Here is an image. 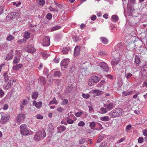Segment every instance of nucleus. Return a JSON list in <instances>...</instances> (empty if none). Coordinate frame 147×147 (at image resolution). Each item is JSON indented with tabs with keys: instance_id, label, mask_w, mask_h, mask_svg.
Segmentation results:
<instances>
[{
	"instance_id": "1",
	"label": "nucleus",
	"mask_w": 147,
	"mask_h": 147,
	"mask_svg": "<svg viewBox=\"0 0 147 147\" xmlns=\"http://www.w3.org/2000/svg\"><path fill=\"white\" fill-rule=\"evenodd\" d=\"M123 113V110L121 108H115L109 113V115L112 118L121 116Z\"/></svg>"
},
{
	"instance_id": "2",
	"label": "nucleus",
	"mask_w": 147,
	"mask_h": 147,
	"mask_svg": "<svg viewBox=\"0 0 147 147\" xmlns=\"http://www.w3.org/2000/svg\"><path fill=\"white\" fill-rule=\"evenodd\" d=\"M46 135V133L44 130H39L35 133L33 137V140L36 141L38 142L40 140L43 139Z\"/></svg>"
},
{
	"instance_id": "3",
	"label": "nucleus",
	"mask_w": 147,
	"mask_h": 147,
	"mask_svg": "<svg viewBox=\"0 0 147 147\" xmlns=\"http://www.w3.org/2000/svg\"><path fill=\"white\" fill-rule=\"evenodd\" d=\"M21 134L23 136H27L30 134L27 125L24 124L21 125L20 127Z\"/></svg>"
},
{
	"instance_id": "4",
	"label": "nucleus",
	"mask_w": 147,
	"mask_h": 147,
	"mask_svg": "<svg viewBox=\"0 0 147 147\" xmlns=\"http://www.w3.org/2000/svg\"><path fill=\"white\" fill-rule=\"evenodd\" d=\"M115 104L110 100L107 101L106 104H104V107L107 108V110L110 111L115 106Z\"/></svg>"
},
{
	"instance_id": "5",
	"label": "nucleus",
	"mask_w": 147,
	"mask_h": 147,
	"mask_svg": "<svg viewBox=\"0 0 147 147\" xmlns=\"http://www.w3.org/2000/svg\"><path fill=\"white\" fill-rule=\"evenodd\" d=\"M99 66L101 69L103 71L108 72L109 70V68L107 64L104 62H101L100 63Z\"/></svg>"
},
{
	"instance_id": "6",
	"label": "nucleus",
	"mask_w": 147,
	"mask_h": 147,
	"mask_svg": "<svg viewBox=\"0 0 147 147\" xmlns=\"http://www.w3.org/2000/svg\"><path fill=\"white\" fill-rule=\"evenodd\" d=\"M26 117V115L24 114H19L17 116L16 120L18 123L21 122L23 121Z\"/></svg>"
},
{
	"instance_id": "7",
	"label": "nucleus",
	"mask_w": 147,
	"mask_h": 147,
	"mask_svg": "<svg viewBox=\"0 0 147 147\" xmlns=\"http://www.w3.org/2000/svg\"><path fill=\"white\" fill-rule=\"evenodd\" d=\"M69 61V59L68 58L63 59L61 63V67L66 68Z\"/></svg>"
},
{
	"instance_id": "8",
	"label": "nucleus",
	"mask_w": 147,
	"mask_h": 147,
	"mask_svg": "<svg viewBox=\"0 0 147 147\" xmlns=\"http://www.w3.org/2000/svg\"><path fill=\"white\" fill-rule=\"evenodd\" d=\"M50 44V38L49 36H45L43 41V45L45 46H48Z\"/></svg>"
},
{
	"instance_id": "9",
	"label": "nucleus",
	"mask_w": 147,
	"mask_h": 147,
	"mask_svg": "<svg viewBox=\"0 0 147 147\" xmlns=\"http://www.w3.org/2000/svg\"><path fill=\"white\" fill-rule=\"evenodd\" d=\"M9 115H3L1 116V122L2 124L6 123L9 120Z\"/></svg>"
},
{
	"instance_id": "10",
	"label": "nucleus",
	"mask_w": 147,
	"mask_h": 147,
	"mask_svg": "<svg viewBox=\"0 0 147 147\" xmlns=\"http://www.w3.org/2000/svg\"><path fill=\"white\" fill-rule=\"evenodd\" d=\"M15 82H16V80H14L11 79L8 82L6 86L5 87V89L7 90L11 88L13 84V83Z\"/></svg>"
},
{
	"instance_id": "11",
	"label": "nucleus",
	"mask_w": 147,
	"mask_h": 147,
	"mask_svg": "<svg viewBox=\"0 0 147 147\" xmlns=\"http://www.w3.org/2000/svg\"><path fill=\"white\" fill-rule=\"evenodd\" d=\"M25 50L28 52L33 53L35 51V49L32 45H28L26 47Z\"/></svg>"
},
{
	"instance_id": "12",
	"label": "nucleus",
	"mask_w": 147,
	"mask_h": 147,
	"mask_svg": "<svg viewBox=\"0 0 147 147\" xmlns=\"http://www.w3.org/2000/svg\"><path fill=\"white\" fill-rule=\"evenodd\" d=\"M80 47L78 46H76L74 51V55L75 56H78L80 53Z\"/></svg>"
},
{
	"instance_id": "13",
	"label": "nucleus",
	"mask_w": 147,
	"mask_h": 147,
	"mask_svg": "<svg viewBox=\"0 0 147 147\" xmlns=\"http://www.w3.org/2000/svg\"><path fill=\"white\" fill-rule=\"evenodd\" d=\"M23 66V65L21 64H16L12 68L14 70H18L20 68H21Z\"/></svg>"
},
{
	"instance_id": "14",
	"label": "nucleus",
	"mask_w": 147,
	"mask_h": 147,
	"mask_svg": "<svg viewBox=\"0 0 147 147\" xmlns=\"http://www.w3.org/2000/svg\"><path fill=\"white\" fill-rule=\"evenodd\" d=\"M133 91L132 90H127L125 91H123L122 94L123 96L125 97L130 95L133 93Z\"/></svg>"
},
{
	"instance_id": "15",
	"label": "nucleus",
	"mask_w": 147,
	"mask_h": 147,
	"mask_svg": "<svg viewBox=\"0 0 147 147\" xmlns=\"http://www.w3.org/2000/svg\"><path fill=\"white\" fill-rule=\"evenodd\" d=\"M57 129L58 133H61L65 130L66 127L64 126L60 125L57 127Z\"/></svg>"
},
{
	"instance_id": "16",
	"label": "nucleus",
	"mask_w": 147,
	"mask_h": 147,
	"mask_svg": "<svg viewBox=\"0 0 147 147\" xmlns=\"http://www.w3.org/2000/svg\"><path fill=\"white\" fill-rule=\"evenodd\" d=\"M96 122L94 121L90 122L89 123L90 128L92 129H96L95 127L96 126Z\"/></svg>"
},
{
	"instance_id": "17",
	"label": "nucleus",
	"mask_w": 147,
	"mask_h": 147,
	"mask_svg": "<svg viewBox=\"0 0 147 147\" xmlns=\"http://www.w3.org/2000/svg\"><path fill=\"white\" fill-rule=\"evenodd\" d=\"M119 59L118 58L113 59L111 62V63L112 65L115 66L117 65L119 62Z\"/></svg>"
},
{
	"instance_id": "18",
	"label": "nucleus",
	"mask_w": 147,
	"mask_h": 147,
	"mask_svg": "<svg viewBox=\"0 0 147 147\" xmlns=\"http://www.w3.org/2000/svg\"><path fill=\"white\" fill-rule=\"evenodd\" d=\"M100 40L101 42L105 45H107L108 43V40L106 38L101 37L100 38Z\"/></svg>"
},
{
	"instance_id": "19",
	"label": "nucleus",
	"mask_w": 147,
	"mask_h": 147,
	"mask_svg": "<svg viewBox=\"0 0 147 147\" xmlns=\"http://www.w3.org/2000/svg\"><path fill=\"white\" fill-rule=\"evenodd\" d=\"M58 103V101L56 100L55 97H54L51 101L49 102V105H57Z\"/></svg>"
},
{
	"instance_id": "20",
	"label": "nucleus",
	"mask_w": 147,
	"mask_h": 147,
	"mask_svg": "<svg viewBox=\"0 0 147 147\" xmlns=\"http://www.w3.org/2000/svg\"><path fill=\"white\" fill-rule=\"evenodd\" d=\"M92 79L94 83H97L100 80L99 77L96 76H93L92 77Z\"/></svg>"
},
{
	"instance_id": "21",
	"label": "nucleus",
	"mask_w": 147,
	"mask_h": 147,
	"mask_svg": "<svg viewBox=\"0 0 147 147\" xmlns=\"http://www.w3.org/2000/svg\"><path fill=\"white\" fill-rule=\"evenodd\" d=\"M100 119L103 121H108L110 120V119L109 116H105L100 117Z\"/></svg>"
},
{
	"instance_id": "22",
	"label": "nucleus",
	"mask_w": 147,
	"mask_h": 147,
	"mask_svg": "<svg viewBox=\"0 0 147 147\" xmlns=\"http://www.w3.org/2000/svg\"><path fill=\"white\" fill-rule=\"evenodd\" d=\"M123 45V44L122 42L117 44L115 47V50L117 51L121 49Z\"/></svg>"
},
{
	"instance_id": "23",
	"label": "nucleus",
	"mask_w": 147,
	"mask_h": 147,
	"mask_svg": "<svg viewBox=\"0 0 147 147\" xmlns=\"http://www.w3.org/2000/svg\"><path fill=\"white\" fill-rule=\"evenodd\" d=\"M20 58L19 57H15L13 61V63L14 65L17 64L19 62Z\"/></svg>"
},
{
	"instance_id": "24",
	"label": "nucleus",
	"mask_w": 147,
	"mask_h": 147,
	"mask_svg": "<svg viewBox=\"0 0 147 147\" xmlns=\"http://www.w3.org/2000/svg\"><path fill=\"white\" fill-rule=\"evenodd\" d=\"M24 37L25 38V39L26 40L28 39V38H30V33L27 32L25 31L24 32Z\"/></svg>"
},
{
	"instance_id": "25",
	"label": "nucleus",
	"mask_w": 147,
	"mask_h": 147,
	"mask_svg": "<svg viewBox=\"0 0 147 147\" xmlns=\"http://www.w3.org/2000/svg\"><path fill=\"white\" fill-rule=\"evenodd\" d=\"M92 93L95 94L96 95L98 96L102 94V91L99 90H95L92 91Z\"/></svg>"
},
{
	"instance_id": "26",
	"label": "nucleus",
	"mask_w": 147,
	"mask_h": 147,
	"mask_svg": "<svg viewBox=\"0 0 147 147\" xmlns=\"http://www.w3.org/2000/svg\"><path fill=\"white\" fill-rule=\"evenodd\" d=\"M68 103V100L67 99H64L62 100L61 103V105H65Z\"/></svg>"
},
{
	"instance_id": "27",
	"label": "nucleus",
	"mask_w": 147,
	"mask_h": 147,
	"mask_svg": "<svg viewBox=\"0 0 147 147\" xmlns=\"http://www.w3.org/2000/svg\"><path fill=\"white\" fill-rule=\"evenodd\" d=\"M38 95V93L36 92H35L32 94V97L33 99H36L37 98Z\"/></svg>"
},
{
	"instance_id": "28",
	"label": "nucleus",
	"mask_w": 147,
	"mask_h": 147,
	"mask_svg": "<svg viewBox=\"0 0 147 147\" xmlns=\"http://www.w3.org/2000/svg\"><path fill=\"white\" fill-rule=\"evenodd\" d=\"M17 43L20 45H21L23 43H25L26 42V40L24 38H23L22 39L20 40H18Z\"/></svg>"
},
{
	"instance_id": "29",
	"label": "nucleus",
	"mask_w": 147,
	"mask_h": 147,
	"mask_svg": "<svg viewBox=\"0 0 147 147\" xmlns=\"http://www.w3.org/2000/svg\"><path fill=\"white\" fill-rule=\"evenodd\" d=\"M11 15L15 18L19 17L20 16V14L19 12H14L11 13Z\"/></svg>"
},
{
	"instance_id": "30",
	"label": "nucleus",
	"mask_w": 147,
	"mask_h": 147,
	"mask_svg": "<svg viewBox=\"0 0 147 147\" xmlns=\"http://www.w3.org/2000/svg\"><path fill=\"white\" fill-rule=\"evenodd\" d=\"M96 126L98 127L96 128V130H101L103 128L101 124L100 123L98 122H96Z\"/></svg>"
},
{
	"instance_id": "31",
	"label": "nucleus",
	"mask_w": 147,
	"mask_h": 147,
	"mask_svg": "<svg viewBox=\"0 0 147 147\" xmlns=\"http://www.w3.org/2000/svg\"><path fill=\"white\" fill-rule=\"evenodd\" d=\"M61 75V74L59 71H56L54 74V76L55 77H59Z\"/></svg>"
},
{
	"instance_id": "32",
	"label": "nucleus",
	"mask_w": 147,
	"mask_h": 147,
	"mask_svg": "<svg viewBox=\"0 0 147 147\" xmlns=\"http://www.w3.org/2000/svg\"><path fill=\"white\" fill-rule=\"evenodd\" d=\"M38 80H40L42 83L44 84L45 82V78L42 76H40L39 77Z\"/></svg>"
},
{
	"instance_id": "33",
	"label": "nucleus",
	"mask_w": 147,
	"mask_h": 147,
	"mask_svg": "<svg viewBox=\"0 0 147 147\" xmlns=\"http://www.w3.org/2000/svg\"><path fill=\"white\" fill-rule=\"evenodd\" d=\"M14 36L12 35H10L6 38V40L8 41H11L14 39Z\"/></svg>"
},
{
	"instance_id": "34",
	"label": "nucleus",
	"mask_w": 147,
	"mask_h": 147,
	"mask_svg": "<svg viewBox=\"0 0 147 147\" xmlns=\"http://www.w3.org/2000/svg\"><path fill=\"white\" fill-rule=\"evenodd\" d=\"M100 111L102 112V113L103 114L107 112V108H105L103 107H101L100 109Z\"/></svg>"
},
{
	"instance_id": "35",
	"label": "nucleus",
	"mask_w": 147,
	"mask_h": 147,
	"mask_svg": "<svg viewBox=\"0 0 147 147\" xmlns=\"http://www.w3.org/2000/svg\"><path fill=\"white\" fill-rule=\"evenodd\" d=\"M112 20L115 22H117L118 20V18L117 16L115 15H113L112 17Z\"/></svg>"
},
{
	"instance_id": "36",
	"label": "nucleus",
	"mask_w": 147,
	"mask_h": 147,
	"mask_svg": "<svg viewBox=\"0 0 147 147\" xmlns=\"http://www.w3.org/2000/svg\"><path fill=\"white\" fill-rule=\"evenodd\" d=\"M13 56V55H10L8 54L6 57L5 59L7 61L11 60L12 59Z\"/></svg>"
},
{
	"instance_id": "37",
	"label": "nucleus",
	"mask_w": 147,
	"mask_h": 147,
	"mask_svg": "<svg viewBox=\"0 0 147 147\" xmlns=\"http://www.w3.org/2000/svg\"><path fill=\"white\" fill-rule=\"evenodd\" d=\"M61 28L60 26H56L54 27H53L51 29L52 31H53L55 30H57L60 29Z\"/></svg>"
},
{
	"instance_id": "38",
	"label": "nucleus",
	"mask_w": 147,
	"mask_h": 147,
	"mask_svg": "<svg viewBox=\"0 0 147 147\" xmlns=\"http://www.w3.org/2000/svg\"><path fill=\"white\" fill-rule=\"evenodd\" d=\"M135 62L137 64H139L140 62V58L137 56H136L135 58Z\"/></svg>"
},
{
	"instance_id": "39",
	"label": "nucleus",
	"mask_w": 147,
	"mask_h": 147,
	"mask_svg": "<svg viewBox=\"0 0 147 147\" xmlns=\"http://www.w3.org/2000/svg\"><path fill=\"white\" fill-rule=\"evenodd\" d=\"M83 113L82 111L76 113H75V115L77 117H79L81 116Z\"/></svg>"
},
{
	"instance_id": "40",
	"label": "nucleus",
	"mask_w": 147,
	"mask_h": 147,
	"mask_svg": "<svg viewBox=\"0 0 147 147\" xmlns=\"http://www.w3.org/2000/svg\"><path fill=\"white\" fill-rule=\"evenodd\" d=\"M42 103L41 102H38L36 103V105H35V107L38 109L40 108L42 106Z\"/></svg>"
},
{
	"instance_id": "41",
	"label": "nucleus",
	"mask_w": 147,
	"mask_h": 147,
	"mask_svg": "<svg viewBox=\"0 0 147 147\" xmlns=\"http://www.w3.org/2000/svg\"><path fill=\"white\" fill-rule=\"evenodd\" d=\"M94 83V82L92 79H89L88 81V84L90 86H91L93 85Z\"/></svg>"
},
{
	"instance_id": "42",
	"label": "nucleus",
	"mask_w": 147,
	"mask_h": 147,
	"mask_svg": "<svg viewBox=\"0 0 147 147\" xmlns=\"http://www.w3.org/2000/svg\"><path fill=\"white\" fill-rule=\"evenodd\" d=\"M3 76L4 78L5 81H7L9 80V78L7 73L5 72Z\"/></svg>"
},
{
	"instance_id": "43",
	"label": "nucleus",
	"mask_w": 147,
	"mask_h": 147,
	"mask_svg": "<svg viewBox=\"0 0 147 147\" xmlns=\"http://www.w3.org/2000/svg\"><path fill=\"white\" fill-rule=\"evenodd\" d=\"M67 123L69 124H72L74 122V121L71 119L70 118H67Z\"/></svg>"
},
{
	"instance_id": "44",
	"label": "nucleus",
	"mask_w": 147,
	"mask_h": 147,
	"mask_svg": "<svg viewBox=\"0 0 147 147\" xmlns=\"http://www.w3.org/2000/svg\"><path fill=\"white\" fill-rule=\"evenodd\" d=\"M131 125L130 124L127 125L125 131L127 132L129 131L131 128Z\"/></svg>"
},
{
	"instance_id": "45",
	"label": "nucleus",
	"mask_w": 147,
	"mask_h": 147,
	"mask_svg": "<svg viewBox=\"0 0 147 147\" xmlns=\"http://www.w3.org/2000/svg\"><path fill=\"white\" fill-rule=\"evenodd\" d=\"M82 96L84 98L86 99L90 97V96L89 94L84 93H83L82 94Z\"/></svg>"
},
{
	"instance_id": "46",
	"label": "nucleus",
	"mask_w": 147,
	"mask_h": 147,
	"mask_svg": "<svg viewBox=\"0 0 147 147\" xmlns=\"http://www.w3.org/2000/svg\"><path fill=\"white\" fill-rule=\"evenodd\" d=\"M98 54L99 55H107V53L103 51H100L98 53Z\"/></svg>"
},
{
	"instance_id": "47",
	"label": "nucleus",
	"mask_w": 147,
	"mask_h": 147,
	"mask_svg": "<svg viewBox=\"0 0 147 147\" xmlns=\"http://www.w3.org/2000/svg\"><path fill=\"white\" fill-rule=\"evenodd\" d=\"M57 110L59 112L61 113L64 110V109L61 107H59L57 109Z\"/></svg>"
},
{
	"instance_id": "48",
	"label": "nucleus",
	"mask_w": 147,
	"mask_h": 147,
	"mask_svg": "<svg viewBox=\"0 0 147 147\" xmlns=\"http://www.w3.org/2000/svg\"><path fill=\"white\" fill-rule=\"evenodd\" d=\"M85 125L84 122L83 121H81L78 123V125L79 126L83 127Z\"/></svg>"
},
{
	"instance_id": "49",
	"label": "nucleus",
	"mask_w": 147,
	"mask_h": 147,
	"mask_svg": "<svg viewBox=\"0 0 147 147\" xmlns=\"http://www.w3.org/2000/svg\"><path fill=\"white\" fill-rule=\"evenodd\" d=\"M28 103V101L26 99H24L22 100V104L24 106H26Z\"/></svg>"
},
{
	"instance_id": "50",
	"label": "nucleus",
	"mask_w": 147,
	"mask_h": 147,
	"mask_svg": "<svg viewBox=\"0 0 147 147\" xmlns=\"http://www.w3.org/2000/svg\"><path fill=\"white\" fill-rule=\"evenodd\" d=\"M105 81L104 80H102L99 83H98V85L99 86H98V87H101L102 86V85H104V83H105Z\"/></svg>"
},
{
	"instance_id": "51",
	"label": "nucleus",
	"mask_w": 147,
	"mask_h": 147,
	"mask_svg": "<svg viewBox=\"0 0 147 147\" xmlns=\"http://www.w3.org/2000/svg\"><path fill=\"white\" fill-rule=\"evenodd\" d=\"M42 56L43 57L46 58L49 56L48 54H47L46 52H43L42 53Z\"/></svg>"
},
{
	"instance_id": "52",
	"label": "nucleus",
	"mask_w": 147,
	"mask_h": 147,
	"mask_svg": "<svg viewBox=\"0 0 147 147\" xmlns=\"http://www.w3.org/2000/svg\"><path fill=\"white\" fill-rule=\"evenodd\" d=\"M107 142H102L99 147H106L107 145Z\"/></svg>"
},
{
	"instance_id": "53",
	"label": "nucleus",
	"mask_w": 147,
	"mask_h": 147,
	"mask_svg": "<svg viewBox=\"0 0 147 147\" xmlns=\"http://www.w3.org/2000/svg\"><path fill=\"white\" fill-rule=\"evenodd\" d=\"M144 139L143 137H140L138 140V142L140 143H141L143 142Z\"/></svg>"
},
{
	"instance_id": "54",
	"label": "nucleus",
	"mask_w": 147,
	"mask_h": 147,
	"mask_svg": "<svg viewBox=\"0 0 147 147\" xmlns=\"http://www.w3.org/2000/svg\"><path fill=\"white\" fill-rule=\"evenodd\" d=\"M52 14L51 13H48L46 16L47 18L49 20H51L52 18Z\"/></svg>"
},
{
	"instance_id": "55",
	"label": "nucleus",
	"mask_w": 147,
	"mask_h": 147,
	"mask_svg": "<svg viewBox=\"0 0 147 147\" xmlns=\"http://www.w3.org/2000/svg\"><path fill=\"white\" fill-rule=\"evenodd\" d=\"M21 4V3L20 2H18V3H17L16 2H13V4L14 5H15L16 7H18Z\"/></svg>"
},
{
	"instance_id": "56",
	"label": "nucleus",
	"mask_w": 147,
	"mask_h": 147,
	"mask_svg": "<svg viewBox=\"0 0 147 147\" xmlns=\"http://www.w3.org/2000/svg\"><path fill=\"white\" fill-rule=\"evenodd\" d=\"M89 111L90 113L92 112L93 110V107L91 105L88 106Z\"/></svg>"
},
{
	"instance_id": "57",
	"label": "nucleus",
	"mask_w": 147,
	"mask_h": 147,
	"mask_svg": "<svg viewBox=\"0 0 147 147\" xmlns=\"http://www.w3.org/2000/svg\"><path fill=\"white\" fill-rule=\"evenodd\" d=\"M36 118L38 119H42L43 118V116L40 114H37L36 115Z\"/></svg>"
},
{
	"instance_id": "58",
	"label": "nucleus",
	"mask_w": 147,
	"mask_h": 147,
	"mask_svg": "<svg viewBox=\"0 0 147 147\" xmlns=\"http://www.w3.org/2000/svg\"><path fill=\"white\" fill-rule=\"evenodd\" d=\"M39 3L40 5L43 6L45 4V1L44 0H39Z\"/></svg>"
},
{
	"instance_id": "59",
	"label": "nucleus",
	"mask_w": 147,
	"mask_h": 147,
	"mask_svg": "<svg viewBox=\"0 0 147 147\" xmlns=\"http://www.w3.org/2000/svg\"><path fill=\"white\" fill-rule=\"evenodd\" d=\"M86 139L85 138H82L79 141V143L80 144H82L85 142Z\"/></svg>"
},
{
	"instance_id": "60",
	"label": "nucleus",
	"mask_w": 147,
	"mask_h": 147,
	"mask_svg": "<svg viewBox=\"0 0 147 147\" xmlns=\"http://www.w3.org/2000/svg\"><path fill=\"white\" fill-rule=\"evenodd\" d=\"M4 95V92L3 91V90L1 89H0V96L1 97H3Z\"/></svg>"
},
{
	"instance_id": "61",
	"label": "nucleus",
	"mask_w": 147,
	"mask_h": 147,
	"mask_svg": "<svg viewBox=\"0 0 147 147\" xmlns=\"http://www.w3.org/2000/svg\"><path fill=\"white\" fill-rule=\"evenodd\" d=\"M49 9L51 11H56L58 12V10L57 9H54L52 7L50 6L49 7Z\"/></svg>"
},
{
	"instance_id": "62",
	"label": "nucleus",
	"mask_w": 147,
	"mask_h": 147,
	"mask_svg": "<svg viewBox=\"0 0 147 147\" xmlns=\"http://www.w3.org/2000/svg\"><path fill=\"white\" fill-rule=\"evenodd\" d=\"M90 18L92 20L94 21L96 19V17L95 15H93L91 16Z\"/></svg>"
},
{
	"instance_id": "63",
	"label": "nucleus",
	"mask_w": 147,
	"mask_h": 147,
	"mask_svg": "<svg viewBox=\"0 0 147 147\" xmlns=\"http://www.w3.org/2000/svg\"><path fill=\"white\" fill-rule=\"evenodd\" d=\"M68 49L67 48H65V49H64L62 51V52L63 53L65 54H67L68 53Z\"/></svg>"
},
{
	"instance_id": "64",
	"label": "nucleus",
	"mask_w": 147,
	"mask_h": 147,
	"mask_svg": "<svg viewBox=\"0 0 147 147\" xmlns=\"http://www.w3.org/2000/svg\"><path fill=\"white\" fill-rule=\"evenodd\" d=\"M8 107V106L7 104H5L4 105L3 109L4 110H7Z\"/></svg>"
}]
</instances>
